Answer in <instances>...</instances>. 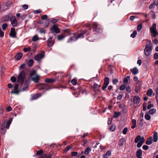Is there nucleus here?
Instances as JSON below:
<instances>
[{"instance_id": "nucleus-51", "label": "nucleus", "mask_w": 158, "mask_h": 158, "mask_svg": "<svg viewBox=\"0 0 158 158\" xmlns=\"http://www.w3.org/2000/svg\"><path fill=\"white\" fill-rule=\"evenodd\" d=\"M78 153L76 152H71V154L73 156H75L77 155Z\"/></svg>"}, {"instance_id": "nucleus-30", "label": "nucleus", "mask_w": 158, "mask_h": 158, "mask_svg": "<svg viewBox=\"0 0 158 158\" xmlns=\"http://www.w3.org/2000/svg\"><path fill=\"white\" fill-rule=\"evenodd\" d=\"M109 82V79L108 77H106L105 78L104 80V84L106 85H108Z\"/></svg>"}, {"instance_id": "nucleus-12", "label": "nucleus", "mask_w": 158, "mask_h": 158, "mask_svg": "<svg viewBox=\"0 0 158 158\" xmlns=\"http://www.w3.org/2000/svg\"><path fill=\"white\" fill-rule=\"evenodd\" d=\"M6 123V121H4L3 123H2L1 128V133L3 135H4L5 133L6 132V130L5 129V128L6 127H5V126Z\"/></svg>"}, {"instance_id": "nucleus-33", "label": "nucleus", "mask_w": 158, "mask_h": 158, "mask_svg": "<svg viewBox=\"0 0 158 158\" xmlns=\"http://www.w3.org/2000/svg\"><path fill=\"white\" fill-rule=\"evenodd\" d=\"M39 39L38 36L37 35H35L33 36L32 38V40L33 41H35Z\"/></svg>"}, {"instance_id": "nucleus-41", "label": "nucleus", "mask_w": 158, "mask_h": 158, "mask_svg": "<svg viewBox=\"0 0 158 158\" xmlns=\"http://www.w3.org/2000/svg\"><path fill=\"white\" fill-rule=\"evenodd\" d=\"M44 84H40L38 86V89L40 90H44Z\"/></svg>"}, {"instance_id": "nucleus-7", "label": "nucleus", "mask_w": 158, "mask_h": 158, "mask_svg": "<svg viewBox=\"0 0 158 158\" xmlns=\"http://www.w3.org/2000/svg\"><path fill=\"white\" fill-rule=\"evenodd\" d=\"M11 24L14 27H16L17 25V22L15 16H12L10 19Z\"/></svg>"}, {"instance_id": "nucleus-44", "label": "nucleus", "mask_w": 158, "mask_h": 158, "mask_svg": "<svg viewBox=\"0 0 158 158\" xmlns=\"http://www.w3.org/2000/svg\"><path fill=\"white\" fill-rule=\"evenodd\" d=\"M77 80L75 79H73L71 81L72 83L74 85H76L77 83Z\"/></svg>"}, {"instance_id": "nucleus-57", "label": "nucleus", "mask_w": 158, "mask_h": 158, "mask_svg": "<svg viewBox=\"0 0 158 158\" xmlns=\"http://www.w3.org/2000/svg\"><path fill=\"white\" fill-rule=\"evenodd\" d=\"M72 148V147L70 146H67L65 149L66 152L68 151L69 150Z\"/></svg>"}, {"instance_id": "nucleus-58", "label": "nucleus", "mask_w": 158, "mask_h": 158, "mask_svg": "<svg viewBox=\"0 0 158 158\" xmlns=\"http://www.w3.org/2000/svg\"><path fill=\"white\" fill-rule=\"evenodd\" d=\"M10 80L12 82H15L16 81V79L15 77H11Z\"/></svg>"}, {"instance_id": "nucleus-21", "label": "nucleus", "mask_w": 158, "mask_h": 158, "mask_svg": "<svg viewBox=\"0 0 158 158\" xmlns=\"http://www.w3.org/2000/svg\"><path fill=\"white\" fill-rule=\"evenodd\" d=\"M22 53L19 52L15 56V58L17 60H19L22 57Z\"/></svg>"}, {"instance_id": "nucleus-34", "label": "nucleus", "mask_w": 158, "mask_h": 158, "mask_svg": "<svg viewBox=\"0 0 158 158\" xmlns=\"http://www.w3.org/2000/svg\"><path fill=\"white\" fill-rule=\"evenodd\" d=\"M8 26V24L6 23H4L2 25V28L3 30H5Z\"/></svg>"}, {"instance_id": "nucleus-17", "label": "nucleus", "mask_w": 158, "mask_h": 158, "mask_svg": "<svg viewBox=\"0 0 158 158\" xmlns=\"http://www.w3.org/2000/svg\"><path fill=\"white\" fill-rule=\"evenodd\" d=\"M10 18L9 15H7L6 16L2 17L1 19V21L2 22L7 21L10 20Z\"/></svg>"}, {"instance_id": "nucleus-2", "label": "nucleus", "mask_w": 158, "mask_h": 158, "mask_svg": "<svg viewBox=\"0 0 158 158\" xmlns=\"http://www.w3.org/2000/svg\"><path fill=\"white\" fill-rule=\"evenodd\" d=\"M94 34H97L101 33L102 29L101 26L97 22H94L93 24Z\"/></svg>"}, {"instance_id": "nucleus-63", "label": "nucleus", "mask_w": 158, "mask_h": 158, "mask_svg": "<svg viewBox=\"0 0 158 158\" xmlns=\"http://www.w3.org/2000/svg\"><path fill=\"white\" fill-rule=\"evenodd\" d=\"M142 148L144 150H147L148 148V146L146 145H144L143 146Z\"/></svg>"}, {"instance_id": "nucleus-46", "label": "nucleus", "mask_w": 158, "mask_h": 158, "mask_svg": "<svg viewBox=\"0 0 158 158\" xmlns=\"http://www.w3.org/2000/svg\"><path fill=\"white\" fill-rule=\"evenodd\" d=\"M47 155L46 154H42L40 156L37 158H46Z\"/></svg>"}, {"instance_id": "nucleus-14", "label": "nucleus", "mask_w": 158, "mask_h": 158, "mask_svg": "<svg viewBox=\"0 0 158 158\" xmlns=\"http://www.w3.org/2000/svg\"><path fill=\"white\" fill-rule=\"evenodd\" d=\"M140 99L139 97L138 96H135L133 98L134 103L136 104H138L140 102Z\"/></svg>"}, {"instance_id": "nucleus-59", "label": "nucleus", "mask_w": 158, "mask_h": 158, "mask_svg": "<svg viewBox=\"0 0 158 158\" xmlns=\"http://www.w3.org/2000/svg\"><path fill=\"white\" fill-rule=\"evenodd\" d=\"M155 4L154 3V2L153 3L151 4L149 6V8L150 9H152L154 8L155 7Z\"/></svg>"}, {"instance_id": "nucleus-22", "label": "nucleus", "mask_w": 158, "mask_h": 158, "mask_svg": "<svg viewBox=\"0 0 158 158\" xmlns=\"http://www.w3.org/2000/svg\"><path fill=\"white\" fill-rule=\"evenodd\" d=\"M65 37V35L64 34L59 35L57 36V40L59 41L61 40H63Z\"/></svg>"}, {"instance_id": "nucleus-47", "label": "nucleus", "mask_w": 158, "mask_h": 158, "mask_svg": "<svg viewBox=\"0 0 158 158\" xmlns=\"http://www.w3.org/2000/svg\"><path fill=\"white\" fill-rule=\"evenodd\" d=\"M126 88V86L125 85H121L119 88V89L120 90H123L125 89Z\"/></svg>"}, {"instance_id": "nucleus-42", "label": "nucleus", "mask_w": 158, "mask_h": 158, "mask_svg": "<svg viewBox=\"0 0 158 158\" xmlns=\"http://www.w3.org/2000/svg\"><path fill=\"white\" fill-rule=\"evenodd\" d=\"M45 29L44 28H41L39 30V32L41 34H45Z\"/></svg>"}, {"instance_id": "nucleus-45", "label": "nucleus", "mask_w": 158, "mask_h": 158, "mask_svg": "<svg viewBox=\"0 0 158 158\" xmlns=\"http://www.w3.org/2000/svg\"><path fill=\"white\" fill-rule=\"evenodd\" d=\"M100 86V85H98L96 83H95L94 84V89H97L99 88Z\"/></svg>"}, {"instance_id": "nucleus-37", "label": "nucleus", "mask_w": 158, "mask_h": 158, "mask_svg": "<svg viewBox=\"0 0 158 158\" xmlns=\"http://www.w3.org/2000/svg\"><path fill=\"white\" fill-rule=\"evenodd\" d=\"M152 101H149L148 102V105L147 107V108L148 109H149L150 108L153 107V105L151 104Z\"/></svg>"}, {"instance_id": "nucleus-25", "label": "nucleus", "mask_w": 158, "mask_h": 158, "mask_svg": "<svg viewBox=\"0 0 158 158\" xmlns=\"http://www.w3.org/2000/svg\"><path fill=\"white\" fill-rule=\"evenodd\" d=\"M125 140L124 138H122L119 141L118 144L119 146H123L124 143L125 142Z\"/></svg>"}, {"instance_id": "nucleus-53", "label": "nucleus", "mask_w": 158, "mask_h": 158, "mask_svg": "<svg viewBox=\"0 0 158 158\" xmlns=\"http://www.w3.org/2000/svg\"><path fill=\"white\" fill-rule=\"evenodd\" d=\"M144 141L145 139L144 137H140V139L139 140V142L143 143H144Z\"/></svg>"}, {"instance_id": "nucleus-20", "label": "nucleus", "mask_w": 158, "mask_h": 158, "mask_svg": "<svg viewBox=\"0 0 158 158\" xmlns=\"http://www.w3.org/2000/svg\"><path fill=\"white\" fill-rule=\"evenodd\" d=\"M12 120V118H10L9 119V120L7 122L6 121V126H5V127L7 129L9 128L10 126Z\"/></svg>"}, {"instance_id": "nucleus-49", "label": "nucleus", "mask_w": 158, "mask_h": 158, "mask_svg": "<svg viewBox=\"0 0 158 158\" xmlns=\"http://www.w3.org/2000/svg\"><path fill=\"white\" fill-rule=\"evenodd\" d=\"M118 82L117 79H114L113 80V83L114 85H116Z\"/></svg>"}, {"instance_id": "nucleus-32", "label": "nucleus", "mask_w": 158, "mask_h": 158, "mask_svg": "<svg viewBox=\"0 0 158 158\" xmlns=\"http://www.w3.org/2000/svg\"><path fill=\"white\" fill-rule=\"evenodd\" d=\"M44 89L48 90L50 89V86L48 85L44 84Z\"/></svg>"}, {"instance_id": "nucleus-28", "label": "nucleus", "mask_w": 158, "mask_h": 158, "mask_svg": "<svg viewBox=\"0 0 158 158\" xmlns=\"http://www.w3.org/2000/svg\"><path fill=\"white\" fill-rule=\"evenodd\" d=\"M153 93L152 90V89H149L147 91V95L149 96H151Z\"/></svg>"}, {"instance_id": "nucleus-54", "label": "nucleus", "mask_w": 158, "mask_h": 158, "mask_svg": "<svg viewBox=\"0 0 158 158\" xmlns=\"http://www.w3.org/2000/svg\"><path fill=\"white\" fill-rule=\"evenodd\" d=\"M48 16L47 15H42L41 17V19L42 20H44L47 19Z\"/></svg>"}, {"instance_id": "nucleus-5", "label": "nucleus", "mask_w": 158, "mask_h": 158, "mask_svg": "<svg viewBox=\"0 0 158 158\" xmlns=\"http://www.w3.org/2000/svg\"><path fill=\"white\" fill-rule=\"evenodd\" d=\"M150 32L152 34V36L155 37L158 34L156 28V24L155 23L153 24L152 27L150 28Z\"/></svg>"}, {"instance_id": "nucleus-16", "label": "nucleus", "mask_w": 158, "mask_h": 158, "mask_svg": "<svg viewBox=\"0 0 158 158\" xmlns=\"http://www.w3.org/2000/svg\"><path fill=\"white\" fill-rule=\"evenodd\" d=\"M153 137V141L154 142H156L158 139V135L157 132H155L154 133Z\"/></svg>"}, {"instance_id": "nucleus-60", "label": "nucleus", "mask_w": 158, "mask_h": 158, "mask_svg": "<svg viewBox=\"0 0 158 158\" xmlns=\"http://www.w3.org/2000/svg\"><path fill=\"white\" fill-rule=\"evenodd\" d=\"M22 7L25 10L27 9L28 8V5L27 4H24L22 6Z\"/></svg>"}, {"instance_id": "nucleus-50", "label": "nucleus", "mask_w": 158, "mask_h": 158, "mask_svg": "<svg viewBox=\"0 0 158 158\" xmlns=\"http://www.w3.org/2000/svg\"><path fill=\"white\" fill-rule=\"evenodd\" d=\"M4 35V32L2 31L1 29L0 28V37H2Z\"/></svg>"}, {"instance_id": "nucleus-56", "label": "nucleus", "mask_w": 158, "mask_h": 158, "mask_svg": "<svg viewBox=\"0 0 158 158\" xmlns=\"http://www.w3.org/2000/svg\"><path fill=\"white\" fill-rule=\"evenodd\" d=\"M108 85H106V84H104L102 87V89L103 90L105 91V89H106V87H107Z\"/></svg>"}, {"instance_id": "nucleus-11", "label": "nucleus", "mask_w": 158, "mask_h": 158, "mask_svg": "<svg viewBox=\"0 0 158 158\" xmlns=\"http://www.w3.org/2000/svg\"><path fill=\"white\" fill-rule=\"evenodd\" d=\"M44 54H39L36 55L35 57V59L38 61H40L41 59L44 57Z\"/></svg>"}, {"instance_id": "nucleus-1", "label": "nucleus", "mask_w": 158, "mask_h": 158, "mask_svg": "<svg viewBox=\"0 0 158 158\" xmlns=\"http://www.w3.org/2000/svg\"><path fill=\"white\" fill-rule=\"evenodd\" d=\"M87 31L85 30L82 31L77 36H75L74 35L73 36L68 39V42H70L73 40H75L79 38H83L85 36V34L87 35H89V32L87 34Z\"/></svg>"}, {"instance_id": "nucleus-23", "label": "nucleus", "mask_w": 158, "mask_h": 158, "mask_svg": "<svg viewBox=\"0 0 158 158\" xmlns=\"http://www.w3.org/2000/svg\"><path fill=\"white\" fill-rule=\"evenodd\" d=\"M111 155V152L110 151L108 150L107 152L104 155L103 157L104 158H108Z\"/></svg>"}, {"instance_id": "nucleus-10", "label": "nucleus", "mask_w": 158, "mask_h": 158, "mask_svg": "<svg viewBox=\"0 0 158 158\" xmlns=\"http://www.w3.org/2000/svg\"><path fill=\"white\" fill-rule=\"evenodd\" d=\"M19 85L18 84H15L14 87V90L11 91V93L13 94H18L20 90H18Z\"/></svg>"}, {"instance_id": "nucleus-55", "label": "nucleus", "mask_w": 158, "mask_h": 158, "mask_svg": "<svg viewBox=\"0 0 158 158\" xmlns=\"http://www.w3.org/2000/svg\"><path fill=\"white\" fill-rule=\"evenodd\" d=\"M154 58L155 60H157L158 59V53H156L154 55Z\"/></svg>"}, {"instance_id": "nucleus-4", "label": "nucleus", "mask_w": 158, "mask_h": 158, "mask_svg": "<svg viewBox=\"0 0 158 158\" xmlns=\"http://www.w3.org/2000/svg\"><path fill=\"white\" fill-rule=\"evenodd\" d=\"M36 71L35 70H32L30 74V76L31 77V80L35 83H37L39 80V76L38 75H35Z\"/></svg>"}, {"instance_id": "nucleus-40", "label": "nucleus", "mask_w": 158, "mask_h": 158, "mask_svg": "<svg viewBox=\"0 0 158 158\" xmlns=\"http://www.w3.org/2000/svg\"><path fill=\"white\" fill-rule=\"evenodd\" d=\"M33 63V60L32 59H30L27 62V64L29 66H31L32 65Z\"/></svg>"}, {"instance_id": "nucleus-6", "label": "nucleus", "mask_w": 158, "mask_h": 158, "mask_svg": "<svg viewBox=\"0 0 158 158\" xmlns=\"http://www.w3.org/2000/svg\"><path fill=\"white\" fill-rule=\"evenodd\" d=\"M25 73L24 71H22L20 73L18 79V82L22 84L24 81L25 77Z\"/></svg>"}, {"instance_id": "nucleus-62", "label": "nucleus", "mask_w": 158, "mask_h": 158, "mask_svg": "<svg viewBox=\"0 0 158 158\" xmlns=\"http://www.w3.org/2000/svg\"><path fill=\"white\" fill-rule=\"evenodd\" d=\"M126 90L127 92H128L129 93H130L131 92V89L130 87L129 86H127L126 88Z\"/></svg>"}, {"instance_id": "nucleus-52", "label": "nucleus", "mask_w": 158, "mask_h": 158, "mask_svg": "<svg viewBox=\"0 0 158 158\" xmlns=\"http://www.w3.org/2000/svg\"><path fill=\"white\" fill-rule=\"evenodd\" d=\"M143 111H145L146 110V103L145 102H144L143 104Z\"/></svg>"}, {"instance_id": "nucleus-15", "label": "nucleus", "mask_w": 158, "mask_h": 158, "mask_svg": "<svg viewBox=\"0 0 158 158\" xmlns=\"http://www.w3.org/2000/svg\"><path fill=\"white\" fill-rule=\"evenodd\" d=\"M56 81L55 79L46 78L45 80V81L47 83H53Z\"/></svg>"}, {"instance_id": "nucleus-64", "label": "nucleus", "mask_w": 158, "mask_h": 158, "mask_svg": "<svg viewBox=\"0 0 158 158\" xmlns=\"http://www.w3.org/2000/svg\"><path fill=\"white\" fill-rule=\"evenodd\" d=\"M156 98L157 102L158 103V91H157V90L156 91Z\"/></svg>"}, {"instance_id": "nucleus-39", "label": "nucleus", "mask_w": 158, "mask_h": 158, "mask_svg": "<svg viewBox=\"0 0 158 158\" xmlns=\"http://www.w3.org/2000/svg\"><path fill=\"white\" fill-rule=\"evenodd\" d=\"M137 34V31H134L133 32V33L130 36L131 37L134 38L135 37Z\"/></svg>"}, {"instance_id": "nucleus-48", "label": "nucleus", "mask_w": 158, "mask_h": 158, "mask_svg": "<svg viewBox=\"0 0 158 158\" xmlns=\"http://www.w3.org/2000/svg\"><path fill=\"white\" fill-rule=\"evenodd\" d=\"M127 130H128V128L127 127H125L124 129L123 130V133L124 134V135H125L127 134Z\"/></svg>"}, {"instance_id": "nucleus-29", "label": "nucleus", "mask_w": 158, "mask_h": 158, "mask_svg": "<svg viewBox=\"0 0 158 158\" xmlns=\"http://www.w3.org/2000/svg\"><path fill=\"white\" fill-rule=\"evenodd\" d=\"M145 119L147 120H149L151 118V116L147 112H146L144 116Z\"/></svg>"}, {"instance_id": "nucleus-8", "label": "nucleus", "mask_w": 158, "mask_h": 158, "mask_svg": "<svg viewBox=\"0 0 158 158\" xmlns=\"http://www.w3.org/2000/svg\"><path fill=\"white\" fill-rule=\"evenodd\" d=\"M52 36H50L48 40V46L49 47H52L54 44L55 42L54 40H52Z\"/></svg>"}, {"instance_id": "nucleus-13", "label": "nucleus", "mask_w": 158, "mask_h": 158, "mask_svg": "<svg viewBox=\"0 0 158 158\" xmlns=\"http://www.w3.org/2000/svg\"><path fill=\"white\" fill-rule=\"evenodd\" d=\"M10 35L12 37H16V32L15 28L14 27H12L11 29L10 32L9 33Z\"/></svg>"}, {"instance_id": "nucleus-31", "label": "nucleus", "mask_w": 158, "mask_h": 158, "mask_svg": "<svg viewBox=\"0 0 158 158\" xmlns=\"http://www.w3.org/2000/svg\"><path fill=\"white\" fill-rule=\"evenodd\" d=\"M130 79V77L129 76L126 77L123 80V82L125 84H127Z\"/></svg>"}, {"instance_id": "nucleus-24", "label": "nucleus", "mask_w": 158, "mask_h": 158, "mask_svg": "<svg viewBox=\"0 0 158 158\" xmlns=\"http://www.w3.org/2000/svg\"><path fill=\"white\" fill-rule=\"evenodd\" d=\"M142 151L141 149H138L136 152V156H141L142 155Z\"/></svg>"}, {"instance_id": "nucleus-36", "label": "nucleus", "mask_w": 158, "mask_h": 158, "mask_svg": "<svg viewBox=\"0 0 158 158\" xmlns=\"http://www.w3.org/2000/svg\"><path fill=\"white\" fill-rule=\"evenodd\" d=\"M43 152L44 151L42 150H40L37 152L36 155L38 156H40L41 155H42Z\"/></svg>"}, {"instance_id": "nucleus-3", "label": "nucleus", "mask_w": 158, "mask_h": 158, "mask_svg": "<svg viewBox=\"0 0 158 158\" xmlns=\"http://www.w3.org/2000/svg\"><path fill=\"white\" fill-rule=\"evenodd\" d=\"M152 51V46L151 42L147 45L144 50V53L145 56H148L151 54Z\"/></svg>"}, {"instance_id": "nucleus-9", "label": "nucleus", "mask_w": 158, "mask_h": 158, "mask_svg": "<svg viewBox=\"0 0 158 158\" xmlns=\"http://www.w3.org/2000/svg\"><path fill=\"white\" fill-rule=\"evenodd\" d=\"M51 30L52 33L55 32L56 33H58L60 32L59 29L58 28L57 26L55 25H54L52 26Z\"/></svg>"}, {"instance_id": "nucleus-27", "label": "nucleus", "mask_w": 158, "mask_h": 158, "mask_svg": "<svg viewBox=\"0 0 158 158\" xmlns=\"http://www.w3.org/2000/svg\"><path fill=\"white\" fill-rule=\"evenodd\" d=\"M121 114L120 112H115L114 113L113 117L115 118H118Z\"/></svg>"}, {"instance_id": "nucleus-43", "label": "nucleus", "mask_w": 158, "mask_h": 158, "mask_svg": "<svg viewBox=\"0 0 158 158\" xmlns=\"http://www.w3.org/2000/svg\"><path fill=\"white\" fill-rule=\"evenodd\" d=\"M142 24L140 23L137 26V29L138 31H139L140 30L142 29Z\"/></svg>"}, {"instance_id": "nucleus-26", "label": "nucleus", "mask_w": 158, "mask_h": 158, "mask_svg": "<svg viewBox=\"0 0 158 158\" xmlns=\"http://www.w3.org/2000/svg\"><path fill=\"white\" fill-rule=\"evenodd\" d=\"M91 149L89 147L86 148L84 154L85 155H88L91 151Z\"/></svg>"}, {"instance_id": "nucleus-19", "label": "nucleus", "mask_w": 158, "mask_h": 158, "mask_svg": "<svg viewBox=\"0 0 158 158\" xmlns=\"http://www.w3.org/2000/svg\"><path fill=\"white\" fill-rule=\"evenodd\" d=\"M130 70L132 74H136L139 72V70L136 67H134L133 69H131Z\"/></svg>"}, {"instance_id": "nucleus-61", "label": "nucleus", "mask_w": 158, "mask_h": 158, "mask_svg": "<svg viewBox=\"0 0 158 158\" xmlns=\"http://www.w3.org/2000/svg\"><path fill=\"white\" fill-rule=\"evenodd\" d=\"M143 144V143H142L140 142H139L137 144V146L138 148H140L142 146Z\"/></svg>"}, {"instance_id": "nucleus-18", "label": "nucleus", "mask_w": 158, "mask_h": 158, "mask_svg": "<svg viewBox=\"0 0 158 158\" xmlns=\"http://www.w3.org/2000/svg\"><path fill=\"white\" fill-rule=\"evenodd\" d=\"M153 142V138L151 136L148 138L146 142V143L147 145H150Z\"/></svg>"}, {"instance_id": "nucleus-35", "label": "nucleus", "mask_w": 158, "mask_h": 158, "mask_svg": "<svg viewBox=\"0 0 158 158\" xmlns=\"http://www.w3.org/2000/svg\"><path fill=\"white\" fill-rule=\"evenodd\" d=\"M156 110L155 109H151L149 111L148 113L151 114H152L156 112Z\"/></svg>"}, {"instance_id": "nucleus-38", "label": "nucleus", "mask_w": 158, "mask_h": 158, "mask_svg": "<svg viewBox=\"0 0 158 158\" xmlns=\"http://www.w3.org/2000/svg\"><path fill=\"white\" fill-rule=\"evenodd\" d=\"M140 139V136L139 135L137 136L135 139L134 142L135 143H137L139 141V140Z\"/></svg>"}]
</instances>
